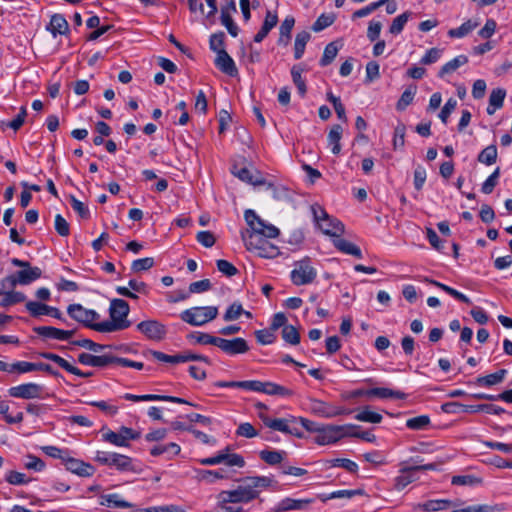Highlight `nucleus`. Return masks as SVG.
<instances>
[{"mask_svg": "<svg viewBox=\"0 0 512 512\" xmlns=\"http://www.w3.org/2000/svg\"><path fill=\"white\" fill-rule=\"evenodd\" d=\"M355 419L361 422L380 423L383 419L380 413L371 411L368 406L364 407L359 413L355 415Z\"/></svg>", "mask_w": 512, "mask_h": 512, "instance_id": "45", "label": "nucleus"}, {"mask_svg": "<svg viewBox=\"0 0 512 512\" xmlns=\"http://www.w3.org/2000/svg\"><path fill=\"white\" fill-rule=\"evenodd\" d=\"M497 155V147L495 145H489L479 153L478 161L485 165H492L496 162Z\"/></svg>", "mask_w": 512, "mask_h": 512, "instance_id": "47", "label": "nucleus"}, {"mask_svg": "<svg viewBox=\"0 0 512 512\" xmlns=\"http://www.w3.org/2000/svg\"><path fill=\"white\" fill-rule=\"evenodd\" d=\"M468 63V57L466 55H459L454 59L450 60L446 64H444L440 71L438 72V76L440 78L444 77L446 74H451L456 71L460 66Z\"/></svg>", "mask_w": 512, "mask_h": 512, "instance_id": "36", "label": "nucleus"}, {"mask_svg": "<svg viewBox=\"0 0 512 512\" xmlns=\"http://www.w3.org/2000/svg\"><path fill=\"white\" fill-rule=\"evenodd\" d=\"M310 38H311V35L307 31H301L296 35L295 42H294V58L295 59L298 60V59L302 58V56L305 52V47H306L308 41L310 40Z\"/></svg>", "mask_w": 512, "mask_h": 512, "instance_id": "39", "label": "nucleus"}, {"mask_svg": "<svg viewBox=\"0 0 512 512\" xmlns=\"http://www.w3.org/2000/svg\"><path fill=\"white\" fill-rule=\"evenodd\" d=\"M282 338L285 342L291 345H298L300 343V334L293 325H286L283 327Z\"/></svg>", "mask_w": 512, "mask_h": 512, "instance_id": "51", "label": "nucleus"}, {"mask_svg": "<svg viewBox=\"0 0 512 512\" xmlns=\"http://www.w3.org/2000/svg\"><path fill=\"white\" fill-rule=\"evenodd\" d=\"M26 462L24 463V467L28 470H34L36 472H41L45 468V462L37 456L27 455Z\"/></svg>", "mask_w": 512, "mask_h": 512, "instance_id": "62", "label": "nucleus"}, {"mask_svg": "<svg viewBox=\"0 0 512 512\" xmlns=\"http://www.w3.org/2000/svg\"><path fill=\"white\" fill-rule=\"evenodd\" d=\"M68 315L78 323L97 331L100 315L92 309H87L81 304H71L67 308Z\"/></svg>", "mask_w": 512, "mask_h": 512, "instance_id": "10", "label": "nucleus"}, {"mask_svg": "<svg viewBox=\"0 0 512 512\" xmlns=\"http://www.w3.org/2000/svg\"><path fill=\"white\" fill-rule=\"evenodd\" d=\"M290 277L292 283L296 286L307 285L314 282L317 277V270L311 265L310 258L306 257L295 262Z\"/></svg>", "mask_w": 512, "mask_h": 512, "instance_id": "7", "label": "nucleus"}, {"mask_svg": "<svg viewBox=\"0 0 512 512\" xmlns=\"http://www.w3.org/2000/svg\"><path fill=\"white\" fill-rule=\"evenodd\" d=\"M215 66L223 73L234 77L238 74V69L234 60L230 57L227 51H219L215 58Z\"/></svg>", "mask_w": 512, "mask_h": 512, "instance_id": "23", "label": "nucleus"}, {"mask_svg": "<svg viewBox=\"0 0 512 512\" xmlns=\"http://www.w3.org/2000/svg\"><path fill=\"white\" fill-rule=\"evenodd\" d=\"M154 259L152 257H146L134 260L131 265V269L135 273L149 270L154 266Z\"/></svg>", "mask_w": 512, "mask_h": 512, "instance_id": "57", "label": "nucleus"}, {"mask_svg": "<svg viewBox=\"0 0 512 512\" xmlns=\"http://www.w3.org/2000/svg\"><path fill=\"white\" fill-rule=\"evenodd\" d=\"M304 68L301 65H294L291 69V76L293 83L297 87L298 93L301 97H304L307 92L306 82L302 77Z\"/></svg>", "mask_w": 512, "mask_h": 512, "instance_id": "38", "label": "nucleus"}, {"mask_svg": "<svg viewBox=\"0 0 512 512\" xmlns=\"http://www.w3.org/2000/svg\"><path fill=\"white\" fill-rule=\"evenodd\" d=\"M417 91L416 86H409L401 95L400 99L396 104V108L399 111L405 110L412 102Z\"/></svg>", "mask_w": 512, "mask_h": 512, "instance_id": "48", "label": "nucleus"}, {"mask_svg": "<svg viewBox=\"0 0 512 512\" xmlns=\"http://www.w3.org/2000/svg\"><path fill=\"white\" fill-rule=\"evenodd\" d=\"M500 176V168L497 167L494 172L485 180L482 184L481 191L484 194H491L498 183V178Z\"/></svg>", "mask_w": 512, "mask_h": 512, "instance_id": "55", "label": "nucleus"}, {"mask_svg": "<svg viewBox=\"0 0 512 512\" xmlns=\"http://www.w3.org/2000/svg\"><path fill=\"white\" fill-rule=\"evenodd\" d=\"M0 294L3 295L0 300V307H9L25 300V295L18 291L0 292Z\"/></svg>", "mask_w": 512, "mask_h": 512, "instance_id": "44", "label": "nucleus"}, {"mask_svg": "<svg viewBox=\"0 0 512 512\" xmlns=\"http://www.w3.org/2000/svg\"><path fill=\"white\" fill-rule=\"evenodd\" d=\"M136 330L144 335L148 340L160 342L167 335V328L164 324L155 319H148L139 322Z\"/></svg>", "mask_w": 512, "mask_h": 512, "instance_id": "12", "label": "nucleus"}, {"mask_svg": "<svg viewBox=\"0 0 512 512\" xmlns=\"http://www.w3.org/2000/svg\"><path fill=\"white\" fill-rule=\"evenodd\" d=\"M220 12L222 25L226 27L227 31L232 37H236L238 35L239 28L232 19V14L237 12L235 0H226V3L222 5L220 9Z\"/></svg>", "mask_w": 512, "mask_h": 512, "instance_id": "16", "label": "nucleus"}, {"mask_svg": "<svg viewBox=\"0 0 512 512\" xmlns=\"http://www.w3.org/2000/svg\"><path fill=\"white\" fill-rule=\"evenodd\" d=\"M188 339L194 340L198 344L202 345H214L217 347L219 337L212 336L208 333L203 332H192L187 336Z\"/></svg>", "mask_w": 512, "mask_h": 512, "instance_id": "49", "label": "nucleus"}, {"mask_svg": "<svg viewBox=\"0 0 512 512\" xmlns=\"http://www.w3.org/2000/svg\"><path fill=\"white\" fill-rule=\"evenodd\" d=\"M55 230L62 237H66L70 234L69 223L60 214L55 216Z\"/></svg>", "mask_w": 512, "mask_h": 512, "instance_id": "64", "label": "nucleus"}, {"mask_svg": "<svg viewBox=\"0 0 512 512\" xmlns=\"http://www.w3.org/2000/svg\"><path fill=\"white\" fill-rule=\"evenodd\" d=\"M356 428H358V426L354 424L322 425L318 434L315 436L314 441L318 445L333 444L344 437H348L349 430H354Z\"/></svg>", "mask_w": 512, "mask_h": 512, "instance_id": "5", "label": "nucleus"}, {"mask_svg": "<svg viewBox=\"0 0 512 512\" xmlns=\"http://www.w3.org/2000/svg\"><path fill=\"white\" fill-rule=\"evenodd\" d=\"M26 309L33 317H39L42 315H49L56 319H62V313L56 307L48 306L46 304L37 302V301H29L26 303Z\"/></svg>", "mask_w": 512, "mask_h": 512, "instance_id": "20", "label": "nucleus"}, {"mask_svg": "<svg viewBox=\"0 0 512 512\" xmlns=\"http://www.w3.org/2000/svg\"><path fill=\"white\" fill-rule=\"evenodd\" d=\"M333 242H334V246L339 251H341L345 254H348V255H352L359 259L362 258L361 249L354 243H352L348 240H345L343 238H340V237H336V239Z\"/></svg>", "mask_w": 512, "mask_h": 512, "instance_id": "33", "label": "nucleus"}, {"mask_svg": "<svg viewBox=\"0 0 512 512\" xmlns=\"http://www.w3.org/2000/svg\"><path fill=\"white\" fill-rule=\"evenodd\" d=\"M244 312L243 307L240 303L234 302L232 303L224 314L225 321H233L240 317V315Z\"/></svg>", "mask_w": 512, "mask_h": 512, "instance_id": "63", "label": "nucleus"}, {"mask_svg": "<svg viewBox=\"0 0 512 512\" xmlns=\"http://www.w3.org/2000/svg\"><path fill=\"white\" fill-rule=\"evenodd\" d=\"M217 347L229 356L245 354L249 351V345L244 338L237 337L233 339H225L219 337Z\"/></svg>", "mask_w": 512, "mask_h": 512, "instance_id": "14", "label": "nucleus"}, {"mask_svg": "<svg viewBox=\"0 0 512 512\" xmlns=\"http://www.w3.org/2000/svg\"><path fill=\"white\" fill-rule=\"evenodd\" d=\"M78 362L92 367L104 368L116 363V356L105 353L103 355H93L89 353H81L78 356Z\"/></svg>", "mask_w": 512, "mask_h": 512, "instance_id": "18", "label": "nucleus"}, {"mask_svg": "<svg viewBox=\"0 0 512 512\" xmlns=\"http://www.w3.org/2000/svg\"><path fill=\"white\" fill-rule=\"evenodd\" d=\"M66 469L81 477H90L94 474L95 468L89 463L81 460L66 457L64 460Z\"/></svg>", "mask_w": 512, "mask_h": 512, "instance_id": "22", "label": "nucleus"}, {"mask_svg": "<svg viewBox=\"0 0 512 512\" xmlns=\"http://www.w3.org/2000/svg\"><path fill=\"white\" fill-rule=\"evenodd\" d=\"M311 413L323 418H334L340 415L350 414L351 410L330 405L321 400L312 399L309 405Z\"/></svg>", "mask_w": 512, "mask_h": 512, "instance_id": "13", "label": "nucleus"}, {"mask_svg": "<svg viewBox=\"0 0 512 512\" xmlns=\"http://www.w3.org/2000/svg\"><path fill=\"white\" fill-rule=\"evenodd\" d=\"M412 12L406 11L400 15H398L394 20L392 21V24L389 27V32L394 35L400 34L406 23L408 22L409 18L411 17Z\"/></svg>", "mask_w": 512, "mask_h": 512, "instance_id": "46", "label": "nucleus"}, {"mask_svg": "<svg viewBox=\"0 0 512 512\" xmlns=\"http://www.w3.org/2000/svg\"><path fill=\"white\" fill-rule=\"evenodd\" d=\"M414 469L412 466L403 467L400 469V475L394 478V489L397 491L403 490L410 483L415 481V477L413 476Z\"/></svg>", "mask_w": 512, "mask_h": 512, "instance_id": "30", "label": "nucleus"}, {"mask_svg": "<svg viewBox=\"0 0 512 512\" xmlns=\"http://www.w3.org/2000/svg\"><path fill=\"white\" fill-rule=\"evenodd\" d=\"M459 510H460V512H502L505 510V507L502 504H495V505L481 504V505L468 506L466 508H462Z\"/></svg>", "mask_w": 512, "mask_h": 512, "instance_id": "50", "label": "nucleus"}, {"mask_svg": "<svg viewBox=\"0 0 512 512\" xmlns=\"http://www.w3.org/2000/svg\"><path fill=\"white\" fill-rule=\"evenodd\" d=\"M311 211L313 213L314 221L325 235L340 237L344 233V225L342 222L329 216L320 205H312Z\"/></svg>", "mask_w": 512, "mask_h": 512, "instance_id": "3", "label": "nucleus"}, {"mask_svg": "<svg viewBox=\"0 0 512 512\" xmlns=\"http://www.w3.org/2000/svg\"><path fill=\"white\" fill-rule=\"evenodd\" d=\"M342 132H343L342 127L338 124H335L331 127V129L328 133V136H327L328 145L331 146V151L334 155H338L341 151L340 140L342 138Z\"/></svg>", "mask_w": 512, "mask_h": 512, "instance_id": "32", "label": "nucleus"}, {"mask_svg": "<svg viewBox=\"0 0 512 512\" xmlns=\"http://www.w3.org/2000/svg\"><path fill=\"white\" fill-rule=\"evenodd\" d=\"M99 504L101 506H105L108 508H133L134 504L124 500L120 494L111 493V494H102L99 497Z\"/></svg>", "mask_w": 512, "mask_h": 512, "instance_id": "24", "label": "nucleus"}, {"mask_svg": "<svg viewBox=\"0 0 512 512\" xmlns=\"http://www.w3.org/2000/svg\"><path fill=\"white\" fill-rule=\"evenodd\" d=\"M452 504L451 501L445 499L439 500H428L424 503H417L412 506L413 510H423L425 512H436L442 511L450 507Z\"/></svg>", "mask_w": 512, "mask_h": 512, "instance_id": "29", "label": "nucleus"}, {"mask_svg": "<svg viewBox=\"0 0 512 512\" xmlns=\"http://www.w3.org/2000/svg\"><path fill=\"white\" fill-rule=\"evenodd\" d=\"M5 480L11 485H25L30 482V479L24 473L14 470L6 473Z\"/></svg>", "mask_w": 512, "mask_h": 512, "instance_id": "54", "label": "nucleus"}, {"mask_svg": "<svg viewBox=\"0 0 512 512\" xmlns=\"http://www.w3.org/2000/svg\"><path fill=\"white\" fill-rule=\"evenodd\" d=\"M247 487L251 490H254L256 493V498L259 495L258 488H266L271 485L272 480L266 476H256V477H247L244 479Z\"/></svg>", "mask_w": 512, "mask_h": 512, "instance_id": "40", "label": "nucleus"}, {"mask_svg": "<svg viewBox=\"0 0 512 512\" xmlns=\"http://www.w3.org/2000/svg\"><path fill=\"white\" fill-rule=\"evenodd\" d=\"M507 373L508 371L506 369H500L495 373L486 376H479L474 382H470V384L485 387L494 386L501 383L505 379Z\"/></svg>", "mask_w": 512, "mask_h": 512, "instance_id": "28", "label": "nucleus"}, {"mask_svg": "<svg viewBox=\"0 0 512 512\" xmlns=\"http://www.w3.org/2000/svg\"><path fill=\"white\" fill-rule=\"evenodd\" d=\"M256 498V493L247 487L244 480L234 490L221 491L217 496V512H242L241 503Z\"/></svg>", "mask_w": 512, "mask_h": 512, "instance_id": "2", "label": "nucleus"}, {"mask_svg": "<svg viewBox=\"0 0 512 512\" xmlns=\"http://www.w3.org/2000/svg\"><path fill=\"white\" fill-rule=\"evenodd\" d=\"M278 23V15L276 12L267 10L264 22L260 28V30L255 34L254 41L256 43L262 42L269 32L277 25Z\"/></svg>", "mask_w": 512, "mask_h": 512, "instance_id": "26", "label": "nucleus"}, {"mask_svg": "<svg viewBox=\"0 0 512 512\" xmlns=\"http://www.w3.org/2000/svg\"><path fill=\"white\" fill-rule=\"evenodd\" d=\"M42 275V271L38 267H28L18 271L15 275L8 276L6 278L13 286L16 284L28 285L33 281L39 279Z\"/></svg>", "mask_w": 512, "mask_h": 512, "instance_id": "19", "label": "nucleus"}, {"mask_svg": "<svg viewBox=\"0 0 512 512\" xmlns=\"http://www.w3.org/2000/svg\"><path fill=\"white\" fill-rule=\"evenodd\" d=\"M478 25H479L478 22H473L472 20H467L461 26H459L457 28L450 29L448 31V35L451 38H462V37L468 35Z\"/></svg>", "mask_w": 512, "mask_h": 512, "instance_id": "43", "label": "nucleus"}, {"mask_svg": "<svg viewBox=\"0 0 512 512\" xmlns=\"http://www.w3.org/2000/svg\"><path fill=\"white\" fill-rule=\"evenodd\" d=\"M43 387L37 383H24L11 387L8 393L11 397L20 399H36L41 398Z\"/></svg>", "mask_w": 512, "mask_h": 512, "instance_id": "15", "label": "nucleus"}, {"mask_svg": "<svg viewBox=\"0 0 512 512\" xmlns=\"http://www.w3.org/2000/svg\"><path fill=\"white\" fill-rule=\"evenodd\" d=\"M236 435L245 438H254L258 436V431L251 423L244 422L237 427Z\"/></svg>", "mask_w": 512, "mask_h": 512, "instance_id": "61", "label": "nucleus"}, {"mask_svg": "<svg viewBox=\"0 0 512 512\" xmlns=\"http://www.w3.org/2000/svg\"><path fill=\"white\" fill-rule=\"evenodd\" d=\"M47 30L50 31L54 37L58 34L66 35L69 32V24L62 14H54L51 16Z\"/></svg>", "mask_w": 512, "mask_h": 512, "instance_id": "27", "label": "nucleus"}, {"mask_svg": "<svg viewBox=\"0 0 512 512\" xmlns=\"http://www.w3.org/2000/svg\"><path fill=\"white\" fill-rule=\"evenodd\" d=\"M330 465L332 467H342L351 473H356L358 470V465L354 461L346 458L333 459L330 461Z\"/></svg>", "mask_w": 512, "mask_h": 512, "instance_id": "60", "label": "nucleus"}, {"mask_svg": "<svg viewBox=\"0 0 512 512\" xmlns=\"http://www.w3.org/2000/svg\"><path fill=\"white\" fill-rule=\"evenodd\" d=\"M242 239L247 250L254 252L261 258L272 259L277 257L280 253L277 246L271 244L266 238H262L256 233L243 234Z\"/></svg>", "mask_w": 512, "mask_h": 512, "instance_id": "4", "label": "nucleus"}, {"mask_svg": "<svg viewBox=\"0 0 512 512\" xmlns=\"http://www.w3.org/2000/svg\"><path fill=\"white\" fill-rule=\"evenodd\" d=\"M108 311L110 319L101 321L96 327L97 332L112 333L125 330L131 326V321L128 320L130 306L125 300L120 298L112 299Z\"/></svg>", "mask_w": 512, "mask_h": 512, "instance_id": "1", "label": "nucleus"}, {"mask_svg": "<svg viewBox=\"0 0 512 512\" xmlns=\"http://www.w3.org/2000/svg\"><path fill=\"white\" fill-rule=\"evenodd\" d=\"M95 461L101 465L115 467L119 471H135L133 460L116 452L97 451Z\"/></svg>", "mask_w": 512, "mask_h": 512, "instance_id": "9", "label": "nucleus"}, {"mask_svg": "<svg viewBox=\"0 0 512 512\" xmlns=\"http://www.w3.org/2000/svg\"><path fill=\"white\" fill-rule=\"evenodd\" d=\"M335 20V17L330 14H321L317 20L313 23L312 29L315 32H320L324 30L325 28L329 27L333 24Z\"/></svg>", "mask_w": 512, "mask_h": 512, "instance_id": "56", "label": "nucleus"}, {"mask_svg": "<svg viewBox=\"0 0 512 512\" xmlns=\"http://www.w3.org/2000/svg\"><path fill=\"white\" fill-rule=\"evenodd\" d=\"M34 332L44 338L65 341L74 335L75 330H62L52 326H38L34 328Z\"/></svg>", "mask_w": 512, "mask_h": 512, "instance_id": "21", "label": "nucleus"}, {"mask_svg": "<svg viewBox=\"0 0 512 512\" xmlns=\"http://www.w3.org/2000/svg\"><path fill=\"white\" fill-rule=\"evenodd\" d=\"M225 34L223 32L214 33L210 36L209 45L210 49L219 54V51H226L224 49Z\"/></svg>", "mask_w": 512, "mask_h": 512, "instance_id": "59", "label": "nucleus"}, {"mask_svg": "<svg viewBox=\"0 0 512 512\" xmlns=\"http://www.w3.org/2000/svg\"><path fill=\"white\" fill-rule=\"evenodd\" d=\"M285 456L286 452L283 450H262L259 453L260 459L272 466L280 464Z\"/></svg>", "mask_w": 512, "mask_h": 512, "instance_id": "37", "label": "nucleus"}, {"mask_svg": "<svg viewBox=\"0 0 512 512\" xmlns=\"http://www.w3.org/2000/svg\"><path fill=\"white\" fill-rule=\"evenodd\" d=\"M218 315V308L216 306L205 307H192L181 312L180 318L182 321L192 326H202L212 320Z\"/></svg>", "mask_w": 512, "mask_h": 512, "instance_id": "6", "label": "nucleus"}, {"mask_svg": "<svg viewBox=\"0 0 512 512\" xmlns=\"http://www.w3.org/2000/svg\"><path fill=\"white\" fill-rule=\"evenodd\" d=\"M123 398L128 401L133 402H142V401H167V402H173L178 404H187L194 407H197L196 404H193L191 402H188L187 400L175 397V396H169V395H159V394H145V395H134L131 393L124 394Z\"/></svg>", "mask_w": 512, "mask_h": 512, "instance_id": "17", "label": "nucleus"}, {"mask_svg": "<svg viewBox=\"0 0 512 512\" xmlns=\"http://www.w3.org/2000/svg\"><path fill=\"white\" fill-rule=\"evenodd\" d=\"M295 25V18L293 16H287L281 26L279 28V34H282V37H286L285 45L289 43L291 38V31Z\"/></svg>", "mask_w": 512, "mask_h": 512, "instance_id": "58", "label": "nucleus"}, {"mask_svg": "<svg viewBox=\"0 0 512 512\" xmlns=\"http://www.w3.org/2000/svg\"><path fill=\"white\" fill-rule=\"evenodd\" d=\"M430 424V418L428 415H420L417 417L410 418L406 421L407 428L411 430H423Z\"/></svg>", "mask_w": 512, "mask_h": 512, "instance_id": "53", "label": "nucleus"}, {"mask_svg": "<svg viewBox=\"0 0 512 512\" xmlns=\"http://www.w3.org/2000/svg\"><path fill=\"white\" fill-rule=\"evenodd\" d=\"M259 392L267 395L291 396L292 391L273 382H261Z\"/></svg>", "mask_w": 512, "mask_h": 512, "instance_id": "35", "label": "nucleus"}, {"mask_svg": "<svg viewBox=\"0 0 512 512\" xmlns=\"http://www.w3.org/2000/svg\"><path fill=\"white\" fill-rule=\"evenodd\" d=\"M232 173L236 177H238L240 180H242L248 184H251L254 186H259V185L265 184V179L262 177V175L258 171L253 172L245 167L237 169V167L234 166Z\"/></svg>", "mask_w": 512, "mask_h": 512, "instance_id": "25", "label": "nucleus"}, {"mask_svg": "<svg viewBox=\"0 0 512 512\" xmlns=\"http://www.w3.org/2000/svg\"><path fill=\"white\" fill-rule=\"evenodd\" d=\"M504 411L502 407L493 404L468 405L465 407V412L469 413L485 412L487 414L500 415Z\"/></svg>", "mask_w": 512, "mask_h": 512, "instance_id": "42", "label": "nucleus"}, {"mask_svg": "<svg viewBox=\"0 0 512 512\" xmlns=\"http://www.w3.org/2000/svg\"><path fill=\"white\" fill-rule=\"evenodd\" d=\"M244 217L252 230L250 233H256L262 238H276L279 235V229L272 224L266 223L254 210H246Z\"/></svg>", "mask_w": 512, "mask_h": 512, "instance_id": "8", "label": "nucleus"}, {"mask_svg": "<svg viewBox=\"0 0 512 512\" xmlns=\"http://www.w3.org/2000/svg\"><path fill=\"white\" fill-rule=\"evenodd\" d=\"M261 421L263 424L273 430L289 434L292 436H295L297 438L303 437V432L296 427L294 424L296 422V418L291 417L289 419L287 418H275L272 419L269 416H261Z\"/></svg>", "mask_w": 512, "mask_h": 512, "instance_id": "11", "label": "nucleus"}, {"mask_svg": "<svg viewBox=\"0 0 512 512\" xmlns=\"http://www.w3.org/2000/svg\"><path fill=\"white\" fill-rule=\"evenodd\" d=\"M506 96V91L501 88L492 90L489 96V105L487 107V114L493 115L495 111L503 106Z\"/></svg>", "mask_w": 512, "mask_h": 512, "instance_id": "34", "label": "nucleus"}, {"mask_svg": "<svg viewBox=\"0 0 512 512\" xmlns=\"http://www.w3.org/2000/svg\"><path fill=\"white\" fill-rule=\"evenodd\" d=\"M370 397L375 396L382 399L387 398H396V399H405L406 394L401 391H395L389 388L377 387L369 389Z\"/></svg>", "mask_w": 512, "mask_h": 512, "instance_id": "41", "label": "nucleus"}, {"mask_svg": "<svg viewBox=\"0 0 512 512\" xmlns=\"http://www.w3.org/2000/svg\"><path fill=\"white\" fill-rule=\"evenodd\" d=\"M338 54V47L335 42H331L326 45L323 56L320 60L321 66H327L333 62V60L336 58Z\"/></svg>", "mask_w": 512, "mask_h": 512, "instance_id": "52", "label": "nucleus"}, {"mask_svg": "<svg viewBox=\"0 0 512 512\" xmlns=\"http://www.w3.org/2000/svg\"><path fill=\"white\" fill-rule=\"evenodd\" d=\"M181 451V448L178 444L171 442L164 445H156L151 450L150 453L152 456H160L165 455L168 460L172 459L174 456L178 455Z\"/></svg>", "mask_w": 512, "mask_h": 512, "instance_id": "31", "label": "nucleus"}]
</instances>
